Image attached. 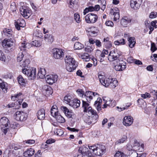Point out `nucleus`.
<instances>
[{
	"instance_id": "nucleus-1",
	"label": "nucleus",
	"mask_w": 157,
	"mask_h": 157,
	"mask_svg": "<svg viewBox=\"0 0 157 157\" xmlns=\"http://www.w3.org/2000/svg\"><path fill=\"white\" fill-rule=\"evenodd\" d=\"M98 77L100 83L104 86L115 88L118 84V81L115 78H105L103 74L101 72L98 73Z\"/></svg>"
},
{
	"instance_id": "nucleus-2",
	"label": "nucleus",
	"mask_w": 157,
	"mask_h": 157,
	"mask_svg": "<svg viewBox=\"0 0 157 157\" xmlns=\"http://www.w3.org/2000/svg\"><path fill=\"white\" fill-rule=\"evenodd\" d=\"M89 151L88 155L90 156L95 155L100 156L103 155L105 152V147L102 144H97L88 147Z\"/></svg>"
},
{
	"instance_id": "nucleus-3",
	"label": "nucleus",
	"mask_w": 157,
	"mask_h": 157,
	"mask_svg": "<svg viewBox=\"0 0 157 157\" xmlns=\"http://www.w3.org/2000/svg\"><path fill=\"white\" fill-rule=\"evenodd\" d=\"M113 62L116 71H122L126 67V63L122 59H113Z\"/></svg>"
},
{
	"instance_id": "nucleus-4",
	"label": "nucleus",
	"mask_w": 157,
	"mask_h": 157,
	"mask_svg": "<svg viewBox=\"0 0 157 157\" xmlns=\"http://www.w3.org/2000/svg\"><path fill=\"white\" fill-rule=\"evenodd\" d=\"M66 69L69 72L73 71L78 66L75 59H65Z\"/></svg>"
},
{
	"instance_id": "nucleus-5",
	"label": "nucleus",
	"mask_w": 157,
	"mask_h": 157,
	"mask_svg": "<svg viewBox=\"0 0 157 157\" xmlns=\"http://www.w3.org/2000/svg\"><path fill=\"white\" fill-rule=\"evenodd\" d=\"M22 72L28 77H30L31 79H34L36 77V69L34 67L24 68L22 69Z\"/></svg>"
},
{
	"instance_id": "nucleus-6",
	"label": "nucleus",
	"mask_w": 157,
	"mask_h": 157,
	"mask_svg": "<svg viewBox=\"0 0 157 157\" xmlns=\"http://www.w3.org/2000/svg\"><path fill=\"white\" fill-rule=\"evenodd\" d=\"M89 104L86 103L85 100L82 101V107L84 108L83 110L84 112L88 113L89 115H94L95 118H97L98 117L95 110L92 109L91 107H88Z\"/></svg>"
},
{
	"instance_id": "nucleus-7",
	"label": "nucleus",
	"mask_w": 157,
	"mask_h": 157,
	"mask_svg": "<svg viewBox=\"0 0 157 157\" xmlns=\"http://www.w3.org/2000/svg\"><path fill=\"white\" fill-rule=\"evenodd\" d=\"M9 120L5 117H3L0 120V127L2 131L6 134L9 127Z\"/></svg>"
},
{
	"instance_id": "nucleus-8",
	"label": "nucleus",
	"mask_w": 157,
	"mask_h": 157,
	"mask_svg": "<svg viewBox=\"0 0 157 157\" xmlns=\"http://www.w3.org/2000/svg\"><path fill=\"white\" fill-rule=\"evenodd\" d=\"M51 52L55 59H60L63 57V51L61 49L55 48L52 50Z\"/></svg>"
},
{
	"instance_id": "nucleus-9",
	"label": "nucleus",
	"mask_w": 157,
	"mask_h": 157,
	"mask_svg": "<svg viewBox=\"0 0 157 157\" xmlns=\"http://www.w3.org/2000/svg\"><path fill=\"white\" fill-rule=\"evenodd\" d=\"M89 152H90L89 148L88 149L86 146H83L79 147L77 157H84L85 156L90 157L88 155Z\"/></svg>"
},
{
	"instance_id": "nucleus-10",
	"label": "nucleus",
	"mask_w": 157,
	"mask_h": 157,
	"mask_svg": "<svg viewBox=\"0 0 157 157\" xmlns=\"http://www.w3.org/2000/svg\"><path fill=\"white\" fill-rule=\"evenodd\" d=\"M85 20L88 23H94L97 20L98 17L96 14L90 13L86 15L85 16Z\"/></svg>"
},
{
	"instance_id": "nucleus-11",
	"label": "nucleus",
	"mask_w": 157,
	"mask_h": 157,
	"mask_svg": "<svg viewBox=\"0 0 157 157\" xmlns=\"http://www.w3.org/2000/svg\"><path fill=\"white\" fill-rule=\"evenodd\" d=\"M58 77L56 75L51 74L46 75L45 79L48 83L51 85L57 81Z\"/></svg>"
},
{
	"instance_id": "nucleus-12",
	"label": "nucleus",
	"mask_w": 157,
	"mask_h": 157,
	"mask_svg": "<svg viewBox=\"0 0 157 157\" xmlns=\"http://www.w3.org/2000/svg\"><path fill=\"white\" fill-rule=\"evenodd\" d=\"M15 117L17 121H24L26 119L27 114L23 111H18L15 114Z\"/></svg>"
},
{
	"instance_id": "nucleus-13",
	"label": "nucleus",
	"mask_w": 157,
	"mask_h": 157,
	"mask_svg": "<svg viewBox=\"0 0 157 157\" xmlns=\"http://www.w3.org/2000/svg\"><path fill=\"white\" fill-rule=\"evenodd\" d=\"M130 2L131 8L136 10L140 7L141 4V0H131Z\"/></svg>"
},
{
	"instance_id": "nucleus-14",
	"label": "nucleus",
	"mask_w": 157,
	"mask_h": 157,
	"mask_svg": "<svg viewBox=\"0 0 157 157\" xmlns=\"http://www.w3.org/2000/svg\"><path fill=\"white\" fill-rule=\"evenodd\" d=\"M16 28L17 30H20V27H24L25 25V21L22 19H20L15 21L14 22Z\"/></svg>"
},
{
	"instance_id": "nucleus-15",
	"label": "nucleus",
	"mask_w": 157,
	"mask_h": 157,
	"mask_svg": "<svg viewBox=\"0 0 157 157\" xmlns=\"http://www.w3.org/2000/svg\"><path fill=\"white\" fill-rule=\"evenodd\" d=\"M100 8L99 5H97L94 7L93 6H89L88 7H86L84 10L83 13L84 15H85L87 13L89 12H92L94 11H98Z\"/></svg>"
},
{
	"instance_id": "nucleus-16",
	"label": "nucleus",
	"mask_w": 157,
	"mask_h": 157,
	"mask_svg": "<svg viewBox=\"0 0 157 157\" xmlns=\"http://www.w3.org/2000/svg\"><path fill=\"white\" fill-rule=\"evenodd\" d=\"M133 120V118L131 116H125L124 118L123 123L125 126H129L132 124Z\"/></svg>"
},
{
	"instance_id": "nucleus-17",
	"label": "nucleus",
	"mask_w": 157,
	"mask_h": 157,
	"mask_svg": "<svg viewBox=\"0 0 157 157\" xmlns=\"http://www.w3.org/2000/svg\"><path fill=\"white\" fill-rule=\"evenodd\" d=\"M2 46L5 48H8L13 46V42L11 39H8L2 42Z\"/></svg>"
},
{
	"instance_id": "nucleus-18",
	"label": "nucleus",
	"mask_w": 157,
	"mask_h": 157,
	"mask_svg": "<svg viewBox=\"0 0 157 157\" xmlns=\"http://www.w3.org/2000/svg\"><path fill=\"white\" fill-rule=\"evenodd\" d=\"M61 109L63 111L65 114L68 118L71 117L73 113L71 110L68 109L66 107L63 106L61 107Z\"/></svg>"
},
{
	"instance_id": "nucleus-19",
	"label": "nucleus",
	"mask_w": 157,
	"mask_h": 157,
	"mask_svg": "<svg viewBox=\"0 0 157 157\" xmlns=\"http://www.w3.org/2000/svg\"><path fill=\"white\" fill-rule=\"evenodd\" d=\"M93 94L91 91H86L82 98H85L88 102H90L92 99Z\"/></svg>"
},
{
	"instance_id": "nucleus-20",
	"label": "nucleus",
	"mask_w": 157,
	"mask_h": 157,
	"mask_svg": "<svg viewBox=\"0 0 157 157\" xmlns=\"http://www.w3.org/2000/svg\"><path fill=\"white\" fill-rule=\"evenodd\" d=\"M42 89L43 91H45L46 94L48 95L52 94L53 93L52 88L47 85L43 86Z\"/></svg>"
},
{
	"instance_id": "nucleus-21",
	"label": "nucleus",
	"mask_w": 157,
	"mask_h": 157,
	"mask_svg": "<svg viewBox=\"0 0 157 157\" xmlns=\"http://www.w3.org/2000/svg\"><path fill=\"white\" fill-rule=\"evenodd\" d=\"M131 21V20L127 17H124L121 20V23L124 27H126L129 23Z\"/></svg>"
},
{
	"instance_id": "nucleus-22",
	"label": "nucleus",
	"mask_w": 157,
	"mask_h": 157,
	"mask_svg": "<svg viewBox=\"0 0 157 157\" xmlns=\"http://www.w3.org/2000/svg\"><path fill=\"white\" fill-rule=\"evenodd\" d=\"M80 101L79 100L74 99L72 100L71 102H70L69 105L74 108H77L79 107L80 105Z\"/></svg>"
},
{
	"instance_id": "nucleus-23",
	"label": "nucleus",
	"mask_w": 157,
	"mask_h": 157,
	"mask_svg": "<svg viewBox=\"0 0 157 157\" xmlns=\"http://www.w3.org/2000/svg\"><path fill=\"white\" fill-rule=\"evenodd\" d=\"M38 118L40 120H43L45 117V110L44 109H41L38 110L37 113Z\"/></svg>"
},
{
	"instance_id": "nucleus-24",
	"label": "nucleus",
	"mask_w": 157,
	"mask_h": 157,
	"mask_svg": "<svg viewBox=\"0 0 157 157\" xmlns=\"http://www.w3.org/2000/svg\"><path fill=\"white\" fill-rule=\"evenodd\" d=\"M45 70L44 68H40L37 74V77L40 78H43L45 77L46 75Z\"/></svg>"
},
{
	"instance_id": "nucleus-25",
	"label": "nucleus",
	"mask_w": 157,
	"mask_h": 157,
	"mask_svg": "<svg viewBox=\"0 0 157 157\" xmlns=\"http://www.w3.org/2000/svg\"><path fill=\"white\" fill-rule=\"evenodd\" d=\"M34 152V150L30 148L26 150L24 153V155L25 157H29L33 155Z\"/></svg>"
},
{
	"instance_id": "nucleus-26",
	"label": "nucleus",
	"mask_w": 157,
	"mask_h": 157,
	"mask_svg": "<svg viewBox=\"0 0 157 157\" xmlns=\"http://www.w3.org/2000/svg\"><path fill=\"white\" fill-rule=\"evenodd\" d=\"M51 113L52 116L54 117H55L59 114L58 113L57 107L56 105H54L52 106L51 109Z\"/></svg>"
},
{
	"instance_id": "nucleus-27",
	"label": "nucleus",
	"mask_w": 157,
	"mask_h": 157,
	"mask_svg": "<svg viewBox=\"0 0 157 157\" xmlns=\"http://www.w3.org/2000/svg\"><path fill=\"white\" fill-rule=\"evenodd\" d=\"M20 66L24 67V68H28V65L30 61L29 59H21L20 61Z\"/></svg>"
},
{
	"instance_id": "nucleus-28",
	"label": "nucleus",
	"mask_w": 157,
	"mask_h": 157,
	"mask_svg": "<svg viewBox=\"0 0 157 157\" xmlns=\"http://www.w3.org/2000/svg\"><path fill=\"white\" fill-rule=\"evenodd\" d=\"M45 40L49 43H51L54 40V37L51 35L48 34L44 36Z\"/></svg>"
},
{
	"instance_id": "nucleus-29",
	"label": "nucleus",
	"mask_w": 157,
	"mask_h": 157,
	"mask_svg": "<svg viewBox=\"0 0 157 157\" xmlns=\"http://www.w3.org/2000/svg\"><path fill=\"white\" fill-rule=\"evenodd\" d=\"M128 40L129 43V47L131 48H133L136 43L135 39L133 37H128Z\"/></svg>"
},
{
	"instance_id": "nucleus-30",
	"label": "nucleus",
	"mask_w": 157,
	"mask_h": 157,
	"mask_svg": "<svg viewBox=\"0 0 157 157\" xmlns=\"http://www.w3.org/2000/svg\"><path fill=\"white\" fill-rule=\"evenodd\" d=\"M20 12L21 14L25 17H29L30 15V14L27 10L24 9L23 8H21Z\"/></svg>"
},
{
	"instance_id": "nucleus-31",
	"label": "nucleus",
	"mask_w": 157,
	"mask_h": 157,
	"mask_svg": "<svg viewBox=\"0 0 157 157\" xmlns=\"http://www.w3.org/2000/svg\"><path fill=\"white\" fill-rule=\"evenodd\" d=\"M7 85V83L3 82L1 79L0 78V87L2 89L3 91L5 93H6L7 92L6 88V86Z\"/></svg>"
},
{
	"instance_id": "nucleus-32",
	"label": "nucleus",
	"mask_w": 157,
	"mask_h": 157,
	"mask_svg": "<svg viewBox=\"0 0 157 157\" xmlns=\"http://www.w3.org/2000/svg\"><path fill=\"white\" fill-rule=\"evenodd\" d=\"M57 121L60 123H63L65 122L64 118L60 114H58L54 117Z\"/></svg>"
},
{
	"instance_id": "nucleus-33",
	"label": "nucleus",
	"mask_w": 157,
	"mask_h": 157,
	"mask_svg": "<svg viewBox=\"0 0 157 157\" xmlns=\"http://www.w3.org/2000/svg\"><path fill=\"white\" fill-rule=\"evenodd\" d=\"M30 46V45L29 43H22L21 45L19 47V48L21 51H25V48H29Z\"/></svg>"
},
{
	"instance_id": "nucleus-34",
	"label": "nucleus",
	"mask_w": 157,
	"mask_h": 157,
	"mask_svg": "<svg viewBox=\"0 0 157 157\" xmlns=\"http://www.w3.org/2000/svg\"><path fill=\"white\" fill-rule=\"evenodd\" d=\"M95 28L94 27H91L89 29L88 32L91 36L94 37L97 36V33L95 31Z\"/></svg>"
},
{
	"instance_id": "nucleus-35",
	"label": "nucleus",
	"mask_w": 157,
	"mask_h": 157,
	"mask_svg": "<svg viewBox=\"0 0 157 157\" xmlns=\"http://www.w3.org/2000/svg\"><path fill=\"white\" fill-rule=\"evenodd\" d=\"M78 55L79 57L82 59H90L91 58H90L89 55L87 53H79Z\"/></svg>"
},
{
	"instance_id": "nucleus-36",
	"label": "nucleus",
	"mask_w": 157,
	"mask_h": 157,
	"mask_svg": "<svg viewBox=\"0 0 157 157\" xmlns=\"http://www.w3.org/2000/svg\"><path fill=\"white\" fill-rule=\"evenodd\" d=\"M17 80L20 85L24 86L25 85V79L23 78L22 76L19 75L17 78Z\"/></svg>"
},
{
	"instance_id": "nucleus-37",
	"label": "nucleus",
	"mask_w": 157,
	"mask_h": 157,
	"mask_svg": "<svg viewBox=\"0 0 157 157\" xmlns=\"http://www.w3.org/2000/svg\"><path fill=\"white\" fill-rule=\"evenodd\" d=\"M2 32L5 35L8 36H10L12 35L13 32L10 29H5Z\"/></svg>"
},
{
	"instance_id": "nucleus-38",
	"label": "nucleus",
	"mask_w": 157,
	"mask_h": 157,
	"mask_svg": "<svg viewBox=\"0 0 157 157\" xmlns=\"http://www.w3.org/2000/svg\"><path fill=\"white\" fill-rule=\"evenodd\" d=\"M99 3L100 4L101 6V10H104L106 7V1L105 0H99L98 1Z\"/></svg>"
},
{
	"instance_id": "nucleus-39",
	"label": "nucleus",
	"mask_w": 157,
	"mask_h": 157,
	"mask_svg": "<svg viewBox=\"0 0 157 157\" xmlns=\"http://www.w3.org/2000/svg\"><path fill=\"white\" fill-rule=\"evenodd\" d=\"M127 139V137L126 136H123L121 138L115 142V144L117 145L123 143Z\"/></svg>"
},
{
	"instance_id": "nucleus-40",
	"label": "nucleus",
	"mask_w": 157,
	"mask_h": 157,
	"mask_svg": "<svg viewBox=\"0 0 157 157\" xmlns=\"http://www.w3.org/2000/svg\"><path fill=\"white\" fill-rule=\"evenodd\" d=\"M83 47V45L79 42H76L74 44V48L75 49H81Z\"/></svg>"
},
{
	"instance_id": "nucleus-41",
	"label": "nucleus",
	"mask_w": 157,
	"mask_h": 157,
	"mask_svg": "<svg viewBox=\"0 0 157 157\" xmlns=\"http://www.w3.org/2000/svg\"><path fill=\"white\" fill-rule=\"evenodd\" d=\"M71 97L70 95H66L64 98V102L67 104H70L72 100H71Z\"/></svg>"
},
{
	"instance_id": "nucleus-42",
	"label": "nucleus",
	"mask_w": 157,
	"mask_h": 157,
	"mask_svg": "<svg viewBox=\"0 0 157 157\" xmlns=\"http://www.w3.org/2000/svg\"><path fill=\"white\" fill-rule=\"evenodd\" d=\"M55 134L59 136H61L63 134V130L59 129H56L54 131Z\"/></svg>"
},
{
	"instance_id": "nucleus-43",
	"label": "nucleus",
	"mask_w": 157,
	"mask_h": 157,
	"mask_svg": "<svg viewBox=\"0 0 157 157\" xmlns=\"http://www.w3.org/2000/svg\"><path fill=\"white\" fill-rule=\"evenodd\" d=\"M129 152V154L127 156V157H138V155L137 153L135 151H133V152Z\"/></svg>"
},
{
	"instance_id": "nucleus-44",
	"label": "nucleus",
	"mask_w": 157,
	"mask_h": 157,
	"mask_svg": "<svg viewBox=\"0 0 157 157\" xmlns=\"http://www.w3.org/2000/svg\"><path fill=\"white\" fill-rule=\"evenodd\" d=\"M125 156V155L124 153L120 151L117 152L114 155V157H124Z\"/></svg>"
},
{
	"instance_id": "nucleus-45",
	"label": "nucleus",
	"mask_w": 157,
	"mask_h": 157,
	"mask_svg": "<svg viewBox=\"0 0 157 157\" xmlns=\"http://www.w3.org/2000/svg\"><path fill=\"white\" fill-rule=\"evenodd\" d=\"M74 18L76 22L78 23H79L81 21L80 15L77 13H75Z\"/></svg>"
},
{
	"instance_id": "nucleus-46",
	"label": "nucleus",
	"mask_w": 157,
	"mask_h": 157,
	"mask_svg": "<svg viewBox=\"0 0 157 157\" xmlns=\"http://www.w3.org/2000/svg\"><path fill=\"white\" fill-rule=\"evenodd\" d=\"M113 15L114 16V20L115 21L119 19L120 17V15L119 12H114L113 13Z\"/></svg>"
},
{
	"instance_id": "nucleus-47",
	"label": "nucleus",
	"mask_w": 157,
	"mask_h": 157,
	"mask_svg": "<svg viewBox=\"0 0 157 157\" xmlns=\"http://www.w3.org/2000/svg\"><path fill=\"white\" fill-rule=\"evenodd\" d=\"M32 45L36 46L38 47L41 45V43L39 41L36 40H35L32 42Z\"/></svg>"
},
{
	"instance_id": "nucleus-48",
	"label": "nucleus",
	"mask_w": 157,
	"mask_h": 157,
	"mask_svg": "<svg viewBox=\"0 0 157 157\" xmlns=\"http://www.w3.org/2000/svg\"><path fill=\"white\" fill-rule=\"evenodd\" d=\"M141 97L143 98H150L151 97V95L148 93H146L144 94H141Z\"/></svg>"
},
{
	"instance_id": "nucleus-49",
	"label": "nucleus",
	"mask_w": 157,
	"mask_h": 157,
	"mask_svg": "<svg viewBox=\"0 0 157 157\" xmlns=\"http://www.w3.org/2000/svg\"><path fill=\"white\" fill-rule=\"evenodd\" d=\"M110 102H111V101H107L106 102V103L107 104V105H108V106H109V107H114L115 105L116 104V102L115 101H113V104H111Z\"/></svg>"
},
{
	"instance_id": "nucleus-50",
	"label": "nucleus",
	"mask_w": 157,
	"mask_h": 157,
	"mask_svg": "<svg viewBox=\"0 0 157 157\" xmlns=\"http://www.w3.org/2000/svg\"><path fill=\"white\" fill-rule=\"evenodd\" d=\"M24 52H21L18 53L17 58V59H22L24 58Z\"/></svg>"
},
{
	"instance_id": "nucleus-51",
	"label": "nucleus",
	"mask_w": 157,
	"mask_h": 157,
	"mask_svg": "<svg viewBox=\"0 0 157 157\" xmlns=\"http://www.w3.org/2000/svg\"><path fill=\"white\" fill-rule=\"evenodd\" d=\"M157 49L156 47L155 44L154 43H151V50L153 52H154Z\"/></svg>"
},
{
	"instance_id": "nucleus-52",
	"label": "nucleus",
	"mask_w": 157,
	"mask_h": 157,
	"mask_svg": "<svg viewBox=\"0 0 157 157\" xmlns=\"http://www.w3.org/2000/svg\"><path fill=\"white\" fill-rule=\"evenodd\" d=\"M93 50V48L89 46H87L85 48V51L86 52H91Z\"/></svg>"
},
{
	"instance_id": "nucleus-53",
	"label": "nucleus",
	"mask_w": 157,
	"mask_h": 157,
	"mask_svg": "<svg viewBox=\"0 0 157 157\" xmlns=\"http://www.w3.org/2000/svg\"><path fill=\"white\" fill-rule=\"evenodd\" d=\"M157 13L154 12H152L149 15V17L151 18H153L156 17L157 16Z\"/></svg>"
},
{
	"instance_id": "nucleus-54",
	"label": "nucleus",
	"mask_w": 157,
	"mask_h": 157,
	"mask_svg": "<svg viewBox=\"0 0 157 157\" xmlns=\"http://www.w3.org/2000/svg\"><path fill=\"white\" fill-rule=\"evenodd\" d=\"M122 42H120L118 40L115 41L114 42V44L116 45H119L120 44H125L124 40L123 39Z\"/></svg>"
},
{
	"instance_id": "nucleus-55",
	"label": "nucleus",
	"mask_w": 157,
	"mask_h": 157,
	"mask_svg": "<svg viewBox=\"0 0 157 157\" xmlns=\"http://www.w3.org/2000/svg\"><path fill=\"white\" fill-rule=\"evenodd\" d=\"M55 142V140L53 139H50L47 140L46 141V143L47 144H50L52 143H54Z\"/></svg>"
},
{
	"instance_id": "nucleus-56",
	"label": "nucleus",
	"mask_w": 157,
	"mask_h": 157,
	"mask_svg": "<svg viewBox=\"0 0 157 157\" xmlns=\"http://www.w3.org/2000/svg\"><path fill=\"white\" fill-rule=\"evenodd\" d=\"M10 9L13 11L16 10V7L15 6V3H13L11 4Z\"/></svg>"
},
{
	"instance_id": "nucleus-57",
	"label": "nucleus",
	"mask_w": 157,
	"mask_h": 157,
	"mask_svg": "<svg viewBox=\"0 0 157 157\" xmlns=\"http://www.w3.org/2000/svg\"><path fill=\"white\" fill-rule=\"evenodd\" d=\"M105 24L106 26H110L111 27L113 26V23L111 21H106L105 23Z\"/></svg>"
},
{
	"instance_id": "nucleus-58",
	"label": "nucleus",
	"mask_w": 157,
	"mask_h": 157,
	"mask_svg": "<svg viewBox=\"0 0 157 157\" xmlns=\"http://www.w3.org/2000/svg\"><path fill=\"white\" fill-rule=\"evenodd\" d=\"M24 58L25 59H29L31 58V56L28 53L24 52Z\"/></svg>"
},
{
	"instance_id": "nucleus-59",
	"label": "nucleus",
	"mask_w": 157,
	"mask_h": 157,
	"mask_svg": "<svg viewBox=\"0 0 157 157\" xmlns=\"http://www.w3.org/2000/svg\"><path fill=\"white\" fill-rule=\"evenodd\" d=\"M77 92L80 94V96H82V97H83L84 92L82 90L78 89V90Z\"/></svg>"
},
{
	"instance_id": "nucleus-60",
	"label": "nucleus",
	"mask_w": 157,
	"mask_h": 157,
	"mask_svg": "<svg viewBox=\"0 0 157 157\" xmlns=\"http://www.w3.org/2000/svg\"><path fill=\"white\" fill-rule=\"evenodd\" d=\"M75 0H70L69 5L70 7L72 8L73 7V5H74Z\"/></svg>"
},
{
	"instance_id": "nucleus-61",
	"label": "nucleus",
	"mask_w": 157,
	"mask_h": 157,
	"mask_svg": "<svg viewBox=\"0 0 157 157\" xmlns=\"http://www.w3.org/2000/svg\"><path fill=\"white\" fill-rule=\"evenodd\" d=\"M95 43L96 44V45L97 46L99 47H100L101 46V42L99 40H96L95 41Z\"/></svg>"
},
{
	"instance_id": "nucleus-62",
	"label": "nucleus",
	"mask_w": 157,
	"mask_h": 157,
	"mask_svg": "<svg viewBox=\"0 0 157 157\" xmlns=\"http://www.w3.org/2000/svg\"><path fill=\"white\" fill-rule=\"evenodd\" d=\"M102 101V100L100 98H98L97 100L95 101V103H96L97 104L101 105Z\"/></svg>"
},
{
	"instance_id": "nucleus-63",
	"label": "nucleus",
	"mask_w": 157,
	"mask_h": 157,
	"mask_svg": "<svg viewBox=\"0 0 157 157\" xmlns=\"http://www.w3.org/2000/svg\"><path fill=\"white\" fill-rule=\"evenodd\" d=\"M94 105L95 107H96L98 111H99L101 110V105L97 104L96 103H95Z\"/></svg>"
},
{
	"instance_id": "nucleus-64",
	"label": "nucleus",
	"mask_w": 157,
	"mask_h": 157,
	"mask_svg": "<svg viewBox=\"0 0 157 157\" xmlns=\"http://www.w3.org/2000/svg\"><path fill=\"white\" fill-rule=\"evenodd\" d=\"M36 157H41V151L39 150L36 153Z\"/></svg>"
}]
</instances>
